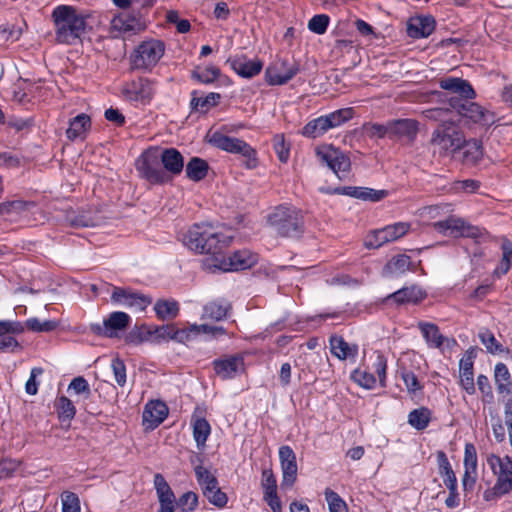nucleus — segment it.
Masks as SVG:
<instances>
[{
	"label": "nucleus",
	"mask_w": 512,
	"mask_h": 512,
	"mask_svg": "<svg viewBox=\"0 0 512 512\" xmlns=\"http://www.w3.org/2000/svg\"><path fill=\"white\" fill-rule=\"evenodd\" d=\"M232 239V235L224 234L219 228L202 223L190 227L184 234L182 242L186 248L195 253L213 257L219 250L229 245Z\"/></svg>",
	"instance_id": "1"
},
{
	"label": "nucleus",
	"mask_w": 512,
	"mask_h": 512,
	"mask_svg": "<svg viewBox=\"0 0 512 512\" xmlns=\"http://www.w3.org/2000/svg\"><path fill=\"white\" fill-rule=\"evenodd\" d=\"M243 127L242 124L224 125L218 130L209 131L206 138L211 145L218 149L241 155L244 166L247 169H254L258 166L256 151L245 141L227 135L230 132H238Z\"/></svg>",
	"instance_id": "2"
},
{
	"label": "nucleus",
	"mask_w": 512,
	"mask_h": 512,
	"mask_svg": "<svg viewBox=\"0 0 512 512\" xmlns=\"http://www.w3.org/2000/svg\"><path fill=\"white\" fill-rule=\"evenodd\" d=\"M52 17L59 43L75 44L81 41L87 27L86 18L81 12L69 5H59L54 8Z\"/></svg>",
	"instance_id": "3"
},
{
	"label": "nucleus",
	"mask_w": 512,
	"mask_h": 512,
	"mask_svg": "<svg viewBox=\"0 0 512 512\" xmlns=\"http://www.w3.org/2000/svg\"><path fill=\"white\" fill-rule=\"evenodd\" d=\"M258 262V255L248 249L234 251L224 255L222 250L213 257H206L203 266L210 272L216 270L231 272L250 269Z\"/></svg>",
	"instance_id": "4"
},
{
	"label": "nucleus",
	"mask_w": 512,
	"mask_h": 512,
	"mask_svg": "<svg viewBox=\"0 0 512 512\" xmlns=\"http://www.w3.org/2000/svg\"><path fill=\"white\" fill-rule=\"evenodd\" d=\"M268 223L278 234L295 237L300 234L303 221L298 209L281 205L268 216Z\"/></svg>",
	"instance_id": "5"
},
{
	"label": "nucleus",
	"mask_w": 512,
	"mask_h": 512,
	"mask_svg": "<svg viewBox=\"0 0 512 512\" xmlns=\"http://www.w3.org/2000/svg\"><path fill=\"white\" fill-rule=\"evenodd\" d=\"M165 45L161 40L148 39L141 42L130 55L131 68L151 71L164 56Z\"/></svg>",
	"instance_id": "6"
},
{
	"label": "nucleus",
	"mask_w": 512,
	"mask_h": 512,
	"mask_svg": "<svg viewBox=\"0 0 512 512\" xmlns=\"http://www.w3.org/2000/svg\"><path fill=\"white\" fill-rule=\"evenodd\" d=\"M156 91L157 86L155 81L146 77H138L123 84L121 95L126 102L139 108L149 105Z\"/></svg>",
	"instance_id": "7"
},
{
	"label": "nucleus",
	"mask_w": 512,
	"mask_h": 512,
	"mask_svg": "<svg viewBox=\"0 0 512 512\" xmlns=\"http://www.w3.org/2000/svg\"><path fill=\"white\" fill-rule=\"evenodd\" d=\"M434 152L439 155H452L462 148L464 138L462 133L452 123L441 124L434 130L431 137Z\"/></svg>",
	"instance_id": "8"
},
{
	"label": "nucleus",
	"mask_w": 512,
	"mask_h": 512,
	"mask_svg": "<svg viewBox=\"0 0 512 512\" xmlns=\"http://www.w3.org/2000/svg\"><path fill=\"white\" fill-rule=\"evenodd\" d=\"M352 117L353 110L351 108L339 109L309 121L303 127L301 134L308 138H318L328 130L342 125Z\"/></svg>",
	"instance_id": "9"
},
{
	"label": "nucleus",
	"mask_w": 512,
	"mask_h": 512,
	"mask_svg": "<svg viewBox=\"0 0 512 512\" xmlns=\"http://www.w3.org/2000/svg\"><path fill=\"white\" fill-rule=\"evenodd\" d=\"M434 229L443 235L451 237H468L480 241L486 236L485 230L471 225L465 219L457 216H449L445 220L435 222Z\"/></svg>",
	"instance_id": "10"
},
{
	"label": "nucleus",
	"mask_w": 512,
	"mask_h": 512,
	"mask_svg": "<svg viewBox=\"0 0 512 512\" xmlns=\"http://www.w3.org/2000/svg\"><path fill=\"white\" fill-rule=\"evenodd\" d=\"M135 167L141 178L151 184H163L167 176L160 166V150L150 148L143 152L136 160Z\"/></svg>",
	"instance_id": "11"
},
{
	"label": "nucleus",
	"mask_w": 512,
	"mask_h": 512,
	"mask_svg": "<svg viewBox=\"0 0 512 512\" xmlns=\"http://www.w3.org/2000/svg\"><path fill=\"white\" fill-rule=\"evenodd\" d=\"M131 317L122 311H114L107 315L102 323H93L90 329L98 336L120 338L131 324Z\"/></svg>",
	"instance_id": "12"
},
{
	"label": "nucleus",
	"mask_w": 512,
	"mask_h": 512,
	"mask_svg": "<svg viewBox=\"0 0 512 512\" xmlns=\"http://www.w3.org/2000/svg\"><path fill=\"white\" fill-rule=\"evenodd\" d=\"M316 154L320 161L326 164L339 179L347 176L351 163L349 157L341 150L325 144L316 149Z\"/></svg>",
	"instance_id": "13"
},
{
	"label": "nucleus",
	"mask_w": 512,
	"mask_h": 512,
	"mask_svg": "<svg viewBox=\"0 0 512 512\" xmlns=\"http://www.w3.org/2000/svg\"><path fill=\"white\" fill-rule=\"evenodd\" d=\"M409 230L410 224L407 222H396L394 224L387 225L369 233L365 240V246L368 248L381 247L386 243L402 238Z\"/></svg>",
	"instance_id": "14"
},
{
	"label": "nucleus",
	"mask_w": 512,
	"mask_h": 512,
	"mask_svg": "<svg viewBox=\"0 0 512 512\" xmlns=\"http://www.w3.org/2000/svg\"><path fill=\"white\" fill-rule=\"evenodd\" d=\"M111 301L117 306L128 308L134 312H142L151 304V299L148 296L130 288L116 286L112 288Z\"/></svg>",
	"instance_id": "15"
},
{
	"label": "nucleus",
	"mask_w": 512,
	"mask_h": 512,
	"mask_svg": "<svg viewBox=\"0 0 512 512\" xmlns=\"http://www.w3.org/2000/svg\"><path fill=\"white\" fill-rule=\"evenodd\" d=\"M465 99L464 102L451 103V106L459 116L466 119L468 122H472L480 125H491L495 122V115L493 112L483 108L477 103L468 102Z\"/></svg>",
	"instance_id": "16"
},
{
	"label": "nucleus",
	"mask_w": 512,
	"mask_h": 512,
	"mask_svg": "<svg viewBox=\"0 0 512 512\" xmlns=\"http://www.w3.org/2000/svg\"><path fill=\"white\" fill-rule=\"evenodd\" d=\"M487 464L496 476L497 488L509 493L512 490V458L491 454L487 457Z\"/></svg>",
	"instance_id": "17"
},
{
	"label": "nucleus",
	"mask_w": 512,
	"mask_h": 512,
	"mask_svg": "<svg viewBox=\"0 0 512 512\" xmlns=\"http://www.w3.org/2000/svg\"><path fill=\"white\" fill-rule=\"evenodd\" d=\"M278 454L282 475L280 486L282 490H288L293 487L297 480L298 466L296 454L288 445L281 446Z\"/></svg>",
	"instance_id": "18"
},
{
	"label": "nucleus",
	"mask_w": 512,
	"mask_h": 512,
	"mask_svg": "<svg viewBox=\"0 0 512 512\" xmlns=\"http://www.w3.org/2000/svg\"><path fill=\"white\" fill-rule=\"evenodd\" d=\"M298 73V67L279 60L267 67L265 79L269 85H283Z\"/></svg>",
	"instance_id": "19"
},
{
	"label": "nucleus",
	"mask_w": 512,
	"mask_h": 512,
	"mask_svg": "<svg viewBox=\"0 0 512 512\" xmlns=\"http://www.w3.org/2000/svg\"><path fill=\"white\" fill-rule=\"evenodd\" d=\"M261 487L263 499L273 512H282V503L277 494V481L272 469L262 471Z\"/></svg>",
	"instance_id": "20"
},
{
	"label": "nucleus",
	"mask_w": 512,
	"mask_h": 512,
	"mask_svg": "<svg viewBox=\"0 0 512 512\" xmlns=\"http://www.w3.org/2000/svg\"><path fill=\"white\" fill-rule=\"evenodd\" d=\"M463 465L462 486L465 491L471 490L476 483L478 469L477 451L472 443L465 444Z\"/></svg>",
	"instance_id": "21"
},
{
	"label": "nucleus",
	"mask_w": 512,
	"mask_h": 512,
	"mask_svg": "<svg viewBox=\"0 0 512 512\" xmlns=\"http://www.w3.org/2000/svg\"><path fill=\"white\" fill-rule=\"evenodd\" d=\"M167 405L160 400H151L146 403L142 421L146 429L153 430L157 428L168 416Z\"/></svg>",
	"instance_id": "22"
},
{
	"label": "nucleus",
	"mask_w": 512,
	"mask_h": 512,
	"mask_svg": "<svg viewBox=\"0 0 512 512\" xmlns=\"http://www.w3.org/2000/svg\"><path fill=\"white\" fill-rule=\"evenodd\" d=\"M436 22L431 15H416L407 22V34L411 38H427L435 30Z\"/></svg>",
	"instance_id": "23"
},
{
	"label": "nucleus",
	"mask_w": 512,
	"mask_h": 512,
	"mask_svg": "<svg viewBox=\"0 0 512 512\" xmlns=\"http://www.w3.org/2000/svg\"><path fill=\"white\" fill-rule=\"evenodd\" d=\"M111 28L118 34L130 36L143 31L145 25L140 18L134 15L120 13L111 20Z\"/></svg>",
	"instance_id": "24"
},
{
	"label": "nucleus",
	"mask_w": 512,
	"mask_h": 512,
	"mask_svg": "<svg viewBox=\"0 0 512 512\" xmlns=\"http://www.w3.org/2000/svg\"><path fill=\"white\" fill-rule=\"evenodd\" d=\"M152 344H161L170 340L180 343L187 342L185 328L179 329L173 324L151 325Z\"/></svg>",
	"instance_id": "25"
},
{
	"label": "nucleus",
	"mask_w": 512,
	"mask_h": 512,
	"mask_svg": "<svg viewBox=\"0 0 512 512\" xmlns=\"http://www.w3.org/2000/svg\"><path fill=\"white\" fill-rule=\"evenodd\" d=\"M474 358L475 355L470 350L466 351L459 361L460 386L469 395H473L476 391L473 372Z\"/></svg>",
	"instance_id": "26"
},
{
	"label": "nucleus",
	"mask_w": 512,
	"mask_h": 512,
	"mask_svg": "<svg viewBox=\"0 0 512 512\" xmlns=\"http://www.w3.org/2000/svg\"><path fill=\"white\" fill-rule=\"evenodd\" d=\"M187 342L201 338L205 341L219 339L226 335V330L222 326L209 325V324H190L185 327Z\"/></svg>",
	"instance_id": "27"
},
{
	"label": "nucleus",
	"mask_w": 512,
	"mask_h": 512,
	"mask_svg": "<svg viewBox=\"0 0 512 512\" xmlns=\"http://www.w3.org/2000/svg\"><path fill=\"white\" fill-rule=\"evenodd\" d=\"M227 62L233 71L243 78H252L263 68V63L259 59H248L243 55L229 58Z\"/></svg>",
	"instance_id": "28"
},
{
	"label": "nucleus",
	"mask_w": 512,
	"mask_h": 512,
	"mask_svg": "<svg viewBox=\"0 0 512 512\" xmlns=\"http://www.w3.org/2000/svg\"><path fill=\"white\" fill-rule=\"evenodd\" d=\"M23 331L21 324L17 321H0V351L14 352L20 345L12 335Z\"/></svg>",
	"instance_id": "29"
},
{
	"label": "nucleus",
	"mask_w": 512,
	"mask_h": 512,
	"mask_svg": "<svg viewBox=\"0 0 512 512\" xmlns=\"http://www.w3.org/2000/svg\"><path fill=\"white\" fill-rule=\"evenodd\" d=\"M215 371L223 379L234 378L244 371V361L241 356H229L215 361Z\"/></svg>",
	"instance_id": "30"
},
{
	"label": "nucleus",
	"mask_w": 512,
	"mask_h": 512,
	"mask_svg": "<svg viewBox=\"0 0 512 512\" xmlns=\"http://www.w3.org/2000/svg\"><path fill=\"white\" fill-rule=\"evenodd\" d=\"M439 85L442 89L464 99H472L475 96L472 86L462 78L446 77L439 81Z\"/></svg>",
	"instance_id": "31"
},
{
	"label": "nucleus",
	"mask_w": 512,
	"mask_h": 512,
	"mask_svg": "<svg viewBox=\"0 0 512 512\" xmlns=\"http://www.w3.org/2000/svg\"><path fill=\"white\" fill-rule=\"evenodd\" d=\"M337 192L360 200L378 202L387 196L386 190H376L368 187H344Z\"/></svg>",
	"instance_id": "32"
},
{
	"label": "nucleus",
	"mask_w": 512,
	"mask_h": 512,
	"mask_svg": "<svg viewBox=\"0 0 512 512\" xmlns=\"http://www.w3.org/2000/svg\"><path fill=\"white\" fill-rule=\"evenodd\" d=\"M391 136L414 139L418 132V122L414 119H398L388 122Z\"/></svg>",
	"instance_id": "33"
},
{
	"label": "nucleus",
	"mask_w": 512,
	"mask_h": 512,
	"mask_svg": "<svg viewBox=\"0 0 512 512\" xmlns=\"http://www.w3.org/2000/svg\"><path fill=\"white\" fill-rule=\"evenodd\" d=\"M418 328L420 329L427 345L431 348H441L445 342H447V344L454 343V341H450L445 338L440 333L439 328L433 323L419 322Z\"/></svg>",
	"instance_id": "34"
},
{
	"label": "nucleus",
	"mask_w": 512,
	"mask_h": 512,
	"mask_svg": "<svg viewBox=\"0 0 512 512\" xmlns=\"http://www.w3.org/2000/svg\"><path fill=\"white\" fill-rule=\"evenodd\" d=\"M160 161L164 168L174 175L180 174L184 167V160L181 153L174 148L160 151Z\"/></svg>",
	"instance_id": "35"
},
{
	"label": "nucleus",
	"mask_w": 512,
	"mask_h": 512,
	"mask_svg": "<svg viewBox=\"0 0 512 512\" xmlns=\"http://www.w3.org/2000/svg\"><path fill=\"white\" fill-rule=\"evenodd\" d=\"M90 128V117L82 113L70 120L66 135L70 140L83 139Z\"/></svg>",
	"instance_id": "36"
},
{
	"label": "nucleus",
	"mask_w": 512,
	"mask_h": 512,
	"mask_svg": "<svg viewBox=\"0 0 512 512\" xmlns=\"http://www.w3.org/2000/svg\"><path fill=\"white\" fill-rule=\"evenodd\" d=\"M425 297L424 291L417 286H410L399 289L389 295L387 300L397 304L417 303Z\"/></svg>",
	"instance_id": "37"
},
{
	"label": "nucleus",
	"mask_w": 512,
	"mask_h": 512,
	"mask_svg": "<svg viewBox=\"0 0 512 512\" xmlns=\"http://www.w3.org/2000/svg\"><path fill=\"white\" fill-rule=\"evenodd\" d=\"M330 347L332 354L340 360L356 357L358 354V346L347 343L340 336H332L330 338Z\"/></svg>",
	"instance_id": "38"
},
{
	"label": "nucleus",
	"mask_w": 512,
	"mask_h": 512,
	"mask_svg": "<svg viewBox=\"0 0 512 512\" xmlns=\"http://www.w3.org/2000/svg\"><path fill=\"white\" fill-rule=\"evenodd\" d=\"M193 438L198 449L202 450L206 446V441L211 434V426L203 417H192L191 420Z\"/></svg>",
	"instance_id": "39"
},
{
	"label": "nucleus",
	"mask_w": 512,
	"mask_h": 512,
	"mask_svg": "<svg viewBox=\"0 0 512 512\" xmlns=\"http://www.w3.org/2000/svg\"><path fill=\"white\" fill-rule=\"evenodd\" d=\"M128 345L139 346L143 343H152L151 325H135L124 337Z\"/></svg>",
	"instance_id": "40"
},
{
	"label": "nucleus",
	"mask_w": 512,
	"mask_h": 512,
	"mask_svg": "<svg viewBox=\"0 0 512 512\" xmlns=\"http://www.w3.org/2000/svg\"><path fill=\"white\" fill-rule=\"evenodd\" d=\"M230 305L223 300H217L207 303L203 307L202 319H209L213 321H221L226 318Z\"/></svg>",
	"instance_id": "41"
},
{
	"label": "nucleus",
	"mask_w": 512,
	"mask_h": 512,
	"mask_svg": "<svg viewBox=\"0 0 512 512\" xmlns=\"http://www.w3.org/2000/svg\"><path fill=\"white\" fill-rule=\"evenodd\" d=\"M411 261L407 255H398L392 258L384 267L383 274L389 277H396L410 270Z\"/></svg>",
	"instance_id": "42"
},
{
	"label": "nucleus",
	"mask_w": 512,
	"mask_h": 512,
	"mask_svg": "<svg viewBox=\"0 0 512 512\" xmlns=\"http://www.w3.org/2000/svg\"><path fill=\"white\" fill-rule=\"evenodd\" d=\"M370 359L373 360L372 364L367 368L377 375L379 385L386 387L387 382V358L380 352H375Z\"/></svg>",
	"instance_id": "43"
},
{
	"label": "nucleus",
	"mask_w": 512,
	"mask_h": 512,
	"mask_svg": "<svg viewBox=\"0 0 512 512\" xmlns=\"http://www.w3.org/2000/svg\"><path fill=\"white\" fill-rule=\"evenodd\" d=\"M208 163L198 157H193L186 165V175L192 181L204 179L208 172Z\"/></svg>",
	"instance_id": "44"
},
{
	"label": "nucleus",
	"mask_w": 512,
	"mask_h": 512,
	"mask_svg": "<svg viewBox=\"0 0 512 512\" xmlns=\"http://www.w3.org/2000/svg\"><path fill=\"white\" fill-rule=\"evenodd\" d=\"M494 380L499 393H508L511 387V374L504 363H497L494 368Z\"/></svg>",
	"instance_id": "45"
},
{
	"label": "nucleus",
	"mask_w": 512,
	"mask_h": 512,
	"mask_svg": "<svg viewBox=\"0 0 512 512\" xmlns=\"http://www.w3.org/2000/svg\"><path fill=\"white\" fill-rule=\"evenodd\" d=\"M351 379L360 387L371 390L376 387L378 378L367 368H357L351 373Z\"/></svg>",
	"instance_id": "46"
},
{
	"label": "nucleus",
	"mask_w": 512,
	"mask_h": 512,
	"mask_svg": "<svg viewBox=\"0 0 512 512\" xmlns=\"http://www.w3.org/2000/svg\"><path fill=\"white\" fill-rule=\"evenodd\" d=\"M154 311L162 320L171 319L178 314L179 306L174 300H159L154 305Z\"/></svg>",
	"instance_id": "47"
},
{
	"label": "nucleus",
	"mask_w": 512,
	"mask_h": 512,
	"mask_svg": "<svg viewBox=\"0 0 512 512\" xmlns=\"http://www.w3.org/2000/svg\"><path fill=\"white\" fill-rule=\"evenodd\" d=\"M440 474L443 475L446 487L457 486V478L444 452L437 455Z\"/></svg>",
	"instance_id": "48"
},
{
	"label": "nucleus",
	"mask_w": 512,
	"mask_h": 512,
	"mask_svg": "<svg viewBox=\"0 0 512 512\" xmlns=\"http://www.w3.org/2000/svg\"><path fill=\"white\" fill-rule=\"evenodd\" d=\"M431 413L427 408H419L408 415V423L417 430L425 429L430 421Z\"/></svg>",
	"instance_id": "49"
},
{
	"label": "nucleus",
	"mask_w": 512,
	"mask_h": 512,
	"mask_svg": "<svg viewBox=\"0 0 512 512\" xmlns=\"http://www.w3.org/2000/svg\"><path fill=\"white\" fill-rule=\"evenodd\" d=\"M154 487L158 496L159 502L166 501H175V495L165 480V478L161 474H156L154 476Z\"/></svg>",
	"instance_id": "50"
},
{
	"label": "nucleus",
	"mask_w": 512,
	"mask_h": 512,
	"mask_svg": "<svg viewBox=\"0 0 512 512\" xmlns=\"http://www.w3.org/2000/svg\"><path fill=\"white\" fill-rule=\"evenodd\" d=\"M462 147L464 148L463 157L465 162L474 164L482 158V145L478 140L464 142Z\"/></svg>",
	"instance_id": "51"
},
{
	"label": "nucleus",
	"mask_w": 512,
	"mask_h": 512,
	"mask_svg": "<svg viewBox=\"0 0 512 512\" xmlns=\"http://www.w3.org/2000/svg\"><path fill=\"white\" fill-rule=\"evenodd\" d=\"M56 407L61 421H70L76 414V409L72 401L65 396H61L57 400Z\"/></svg>",
	"instance_id": "52"
},
{
	"label": "nucleus",
	"mask_w": 512,
	"mask_h": 512,
	"mask_svg": "<svg viewBox=\"0 0 512 512\" xmlns=\"http://www.w3.org/2000/svg\"><path fill=\"white\" fill-rule=\"evenodd\" d=\"M195 474L199 485L202 487L203 493L218 485L216 477L203 466H197L195 468Z\"/></svg>",
	"instance_id": "53"
},
{
	"label": "nucleus",
	"mask_w": 512,
	"mask_h": 512,
	"mask_svg": "<svg viewBox=\"0 0 512 512\" xmlns=\"http://www.w3.org/2000/svg\"><path fill=\"white\" fill-rule=\"evenodd\" d=\"M220 76V69L215 65H207L193 73V77L204 84L213 83Z\"/></svg>",
	"instance_id": "54"
},
{
	"label": "nucleus",
	"mask_w": 512,
	"mask_h": 512,
	"mask_svg": "<svg viewBox=\"0 0 512 512\" xmlns=\"http://www.w3.org/2000/svg\"><path fill=\"white\" fill-rule=\"evenodd\" d=\"M325 499L328 504L329 512H348L346 502L336 492L326 489Z\"/></svg>",
	"instance_id": "55"
},
{
	"label": "nucleus",
	"mask_w": 512,
	"mask_h": 512,
	"mask_svg": "<svg viewBox=\"0 0 512 512\" xmlns=\"http://www.w3.org/2000/svg\"><path fill=\"white\" fill-rule=\"evenodd\" d=\"M62 512H81L79 497L71 491L61 494Z\"/></svg>",
	"instance_id": "56"
},
{
	"label": "nucleus",
	"mask_w": 512,
	"mask_h": 512,
	"mask_svg": "<svg viewBox=\"0 0 512 512\" xmlns=\"http://www.w3.org/2000/svg\"><path fill=\"white\" fill-rule=\"evenodd\" d=\"M478 337L488 352L495 354L502 350L501 345L498 343L493 333L488 329H481L478 333Z\"/></svg>",
	"instance_id": "57"
},
{
	"label": "nucleus",
	"mask_w": 512,
	"mask_h": 512,
	"mask_svg": "<svg viewBox=\"0 0 512 512\" xmlns=\"http://www.w3.org/2000/svg\"><path fill=\"white\" fill-rule=\"evenodd\" d=\"M26 327L34 332H49L57 327V322L53 320H46L41 322L37 318H29L25 322Z\"/></svg>",
	"instance_id": "58"
},
{
	"label": "nucleus",
	"mask_w": 512,
	"mask_h": 512,
	"mask_svg": "<svg viewBox=\"0 0 512 512\" xmlns=\"http://www.w3.org/2000/svg\"><path fill=\"white\" fill-rule=\"evenodd\" d=\"M329 24V17L325 14H318L313 16L308 22V29L318 35L326 32Z\"/></svg>",
	"instance_id": "59"
},
{
	"label": "nucleus",
	"mask_w": 512,
	"mask_h": 512,
	"mask_svg": "<svg viewBox=\"0 0 512 512\" xmlns=\"http://www.w3.org/2000/svg\"><path fill=\"white\" fill-rule=\"evenodd\" d=\"M44 370L41 367H33L30 377L26 381L25 391L29 395H36L40 384L39 378L43 375Z\"/></svg>",
	"instance_id": "60"
},
{
	"label": "nucleus",
	"mask_w": 512,
	"mask_h": 512,
	"mask_svg": "<svg viewBox=\"0 0 512 512\" xmlns=\"http://www.w3.org/2000/svg\"><path fill=\"white\" fill-rule=\"evenodd\" d=\"M177 507L183 512H192L198 504V497L194 492L184 493L176 502Z\"/></svg>",
	"instance_id": "61"
},
{
	"label": "nucleus",
	"mask_w": 512,
	"mask_h": 512,
	"mask_svg": "<svg viewBox=\"0 0 512 512\" xmlns=\"http://www.w3.org/2000/svg\"><path fill=\"white\" fill-rule=\"evenodd\" d=\"M205 497L208 499V501L217 506V507H224L227 504V496L225 493H223L220 488L215 486V488L209 489L203 493Z\"/></svg>",
	"instance_id": "62"
},
{
	"label": "nucleus",
	"mask_w": 512,
	"mask_h": 512,
	"mask_svg": "<svg viewBox=\"0 0 512 512\" xmlns=\"http://www.w3.org/2000/svg\"><path fill=\"white\" fill-rule=\"evenodd\" d=\"M274 150L281 162H287L289 158V146L285 142L282 134H278L273 139Z\"/></svg>",
	"instance_id": "63"
},
{
	"label": "nucleus",
	"mask_w": 512,
	"mask_h": 512,
	"mask_svg": "<svg viewBox=\"0 0 512 512\" xmlns=\"http://www.w3.org/2000/svg\"><path fill=\"white\" fill-rule=\"evenodd\" d=\"M401 377L409 393L415 394L422 390L423 387L413 372L405 370L401 373Z\"/></svg>",
	"instance_id": "64"
}]
</instances>
